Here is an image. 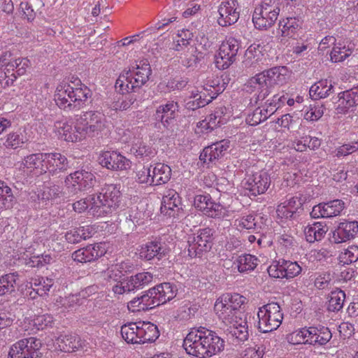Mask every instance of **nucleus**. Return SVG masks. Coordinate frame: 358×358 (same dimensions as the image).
<instances>
[{"label": "nucleus", "mask_w": 358, "mask_h": 358, "mask_svg": "<svg viewBox=\"0 0 358 358\" xmlns=\"http://www.w3.org/2000/svg\"><path fill=\"white\" fill-rule=\"evenodd\" d=\"M90 90L76 78L71 84L62 83L57 87L55 101L64 110H78L91 96Z\"/></svg>", "instance_id": "f257e3e1"}, {"label": "nucleus", "mask_w": 358, "mask_h": 358, "mask_svg": "<svg viewBox=\"0 0 358 358\" xmlns=\"http://www.w3.org/2000/svg\"><path fill=\"white\" fill-rule=\"evenodd\" d=\"M287 69L285 66H275L263 71L251 78L246 84L247 88L256 91V101H263L271 92L275 85H282L287 79Z\"/></svg>", "instance_id": "f03ea898"}, {"label": "nucleus", "mask_w": 358, "mask_h": 358, "mask_svg": "<svg viewBox=\"0 0 358 358\" xmlns=\"http://www.w3.org/2000/svg\"><path fill=\"white\" fill-rule=\"evenodd\" d=\"M122 194L120 187L114 184H106L97 195L92 197V206L88 213L94 217H105L120 206Z\"/></svg>", "instance_id": "7ed1b4c3"}, {"label": "nucleus", "mask_w": 358, "mask_h": 358, "mask_svg": "<svg viewBox=\"0 0 358 358\" xmlns=\"http://www.w3.org/2000/svg\"><path fill=\"white\" fill-rule=\"evenodd\" d=\"M245 298L239 294L226 293L219 297L214 306L215 313L220 320L226 324L246 317V314L241 310Z\"/></svg>", "instance_id": "20e7f679"}, {"label": "nucleus", "mask_w": 358, "mask_h": 358, "mask_svg": "<svg viewBox=\"0 0 358 358\" xmlns=\"http://www.w3.org/2000/svg\"><path fill=\"white\" fill-rule=\"evenodd\" d=\"M151 68L148 61H140L132 70H124L115 82V89L123 92L129 90L136 92V89H139L149 79L151 75Z\"/></svg>", "instance_id": "39448f33"}, {"label": "nucleus", "mask_w": 358, "mask_h": 358, "mask_svg": "<svg viewBox=\"0 0 358 358\" xmlns=\"http://www.w3.org/2000/svg\"><path fill=\"white\" fill-rule=\"evenodd\" d=\"M106 125L105 115L94 110H89L83 113L76 120L75 129L82 137L85 135L95 136L99 135Z\"/></svg>", "instance_id": "423d86ee"}, {"label": "nucleus", "mask_w": 358, "mask_h": 358, "mask_svg": "<svg viewBox=\"0 0 358 358\" xmlns=\"http://www.w3.org/2000/svg\"><path fill=\"white\" fill-rule=\"evenodd\" d=\"M258 329L263 333L276 330L282 324L283 313L280 305L276 302H270L258 310Z\"/></svg>", "instance_id": "0eeeda50"}, {"label": "nucleus", "mask_w": 358, "mask_h": 358, "mask_svg": "<svg viewBox=\"0 0 358 358\" xmlns=\"http://www.w3.org/2000/svg\"><path fill=\"white\" fill-rule=\"evenodd\" d=\"M296 343L309 344L314 346L326 345L332 338V334L327 327L318 325L301 328L292 335Z\"/></svg>", "instance_id": "6e6552de"}, {"label": "nucleus", "mask_w": 358, "mask_h": 358, "mask_svg": "<svg viewBox=\"0 0 358 358\" xmlns=\"http://www.w3.org/2000/svg\"><path fill=\"white\" fill-rule=\"evenodd\" d=\"M215 230L210 227L199 229L197 232L188 238V255L190 257H199L208 252L213 246Z\"/></svg>", "instance_id": "1a4fd4ad"}, {"label": "nucleus", "mask_w": 358, "mask_h": 358, "mask_svg": "<svg viewBox=\"0 0 358 358\" xmlns=\"http://www.w3.org/2000/svg\"><path fill=\"white\" fill-rule=\"evenodd\" d=\"M96 182L94 174L85 169L78 170L69 174L64 180L66 190L69 196H73L78 192L92 188Z\"/></svg>", "instance_id": "9d476101"}, {"label": "nucleus", "mask_w": 358, "mask_h": 358, "mask_svg": "<svg viewBox=\"0 0 358 358\" xmlns=\"http://www.w3.org/2000/svg\"><path fill=\"white\" fill-rule=\"evenodd\" d=\"M241 47V41L230 36L221 44L217 55L215 56V66L220 70L228 69L236 60L237 54Z\"/></svg>", "instance_id": "9b49d317"}, {"label": "nucleus", "mask_w": 358, "mask_h": 358, "mask_svg": "<svg viewBox=\"0 0 358 358\" xmlns=\"http://www.w3.org/2000/svg\"><path fill=\"white\" fill-rule=\"evenodd\" d=\"M41 342L34 337L22 339L11 347L8 358H41Z\"/></svg>", "instance_id": "f8f14e48"}, {"label": "nucleus", "mask_w": 358, "mask_h": 358, "mask_svg": "<svg viewBox=\"0 0 358 358\" xmlns=\"http://www.w3.org/2000/svg\"><path fill=\"white\" fill-rule=\"evenodd\" d=\"M224 348V341L217 333L206 328L202 343L198 348V358H209L220 352Z\"/></svg>", "instance_id": "ddd939ff"}, {"label": "nucleus", "mask_w": 358, "mask_h": 358, "mask_svg": "<svg viewBox=\"0 0 358 358\" xmlns=\"http://www.w3.org/2000/svg\"><path fill=\"white\" fill-rule=\"evenodd\" d=\"M268 272L272 278L291 279L301 274L302 267L297 262L280 259L268 267Z\"/></svg>", "instance_id": "4468645a"}, {"label": "nucleus", "mask_w": 358, "mask_h": 358, "mask_svg": "<svg viewBox=\"0 0 358 358\" xmlns=\"http://www.w3.org/2000/svg\"><path fill=\"white\" fill-rule=\"evenodd\" d=\"M271 185L269 174L264 171H260L248 175L245 178L244 187L251 195L257 196L264 194Z\"/></svg>", "instance_id": "2eb2a0df"}, {"label": "nucleus", "mask_w": 358, "mask_h": 358, "mask_svg": "<svg viewBox=\"0 0 358 358\" xmlns=\"http://www.w3.org/2000/svg\"><path fill=\"white\" fill-rule=\"evenodd\" d=\"M280 8L271 9L268 6L255 8L252 22L256 29L262 30L272 27L278 19Z\"/></svg>", "instance_id": "dca6fc26"}, {"label": "nucleus", "mask_w": 358, "mask_h": 358, "mask_svg": "<svg viewBox=\"0 0 358 358\" xmlns=\"http://www.w3.org/2000/svg\"><path fill=\"white\" fill-rule=\"evenodd\" d=\"M219 17L217 23L221 27L234 24L239 19L240 9L236 0L223 1L218 8Z\"/></svg>", "instance_id": "f3484780"}, {"label": "nucleus", "mask_w": 358, "mask_h": 358, "mask_svg": "<svg viewBox=\"0 0 358 358\" xmlns=\"http://www.w3.org/2000/svg\"><path fill=\"white\" fill-rule=\"evenodd\" d=\"M345 208V203L341 199H334L315 205L310 213L314 218H330L340 215Z\"/></svg>", "instance_id": "a211bd4d"}, {"label": "nucleus", "mask_w": 358, "mask_h": 358, "mask_svg": "<svg viewBox=\"0 0 358 358\" xmlns=\"http://www.w3.org/2000/svg\"><path fill=\"white\" fill-rule=\"evenodd\" d=\"M303 203L304 201L301 196L291 197L278 206L276 210L278 216L289 220L296 219L303 211Z\"/></svg>", "instance_id": "6ab92c4d"}, {"label": "nucleus", "mask_w": 358, "mask_h": 358, "mask_svg": "<svg viewBox=\"0 0 358 358\" xmlns=\"http://www.w3.org/2000/svg\"><path fill=\"white\" fill-rule=\"evenodd\" d=\"M46 153H34L24 157L20 169L24 173L41 175L46 173Z\"/></svg>", "instance_id": "aec40b11"}, {"label": "nucleus", "mask_w": 358, "mask_h": 358, "mask_svg": "<svg viewBox=\"0 0 358 358\" xmlns=\"http://www.w3.org/2000/svg\"><path fill=\"white\" fill-rule=\"evenodd\" d=\"M99 163L113 171L127 170L131 166V162L116 151L104 152L99 157Z\"/></svg>", "instance_id": "412c9836"}, {"label": "nucleus", "mask_w": 358, "mask_h": 358, "mask_svg": "<svg viewBox=\"0 0 358 358\" xmlns=\"http://www.w3.org/2000/svg\"><path fill=\"white\" fill-rule=\"evenodd\" d=\"M260 44H251L245 50L242 61L243 69L249 71L259 70L260 64H262L264 53Z\"/></svg>", "instance_id": "4be33fe9"}, {"label": "nucleus", "mask_w": 358, "mask_h": 358, "mask_svg": "<svg viewBox=\"0 0 358 358\" xmlns=\"http://www.w3.org/2000/svg\"><path fill=\"white\" fill-rule=\"evenodd\" d=\"M169 252L170 249L165 243L153 241L147 243L141 248L140 255L148 261L153 259L159 261L166 257Z\"/></svg>", "instance_id": "5701e85b"}, {"label": "nucleus", "mask_w": 358, "mask_h": 358, "mask_svg": "<svg viewBox=\"0 0 358 358\" xmlns=\"http://www.w3.org/2000/svg\"><path fill=\"white\" fill-rule=\"evenodd\" d=\"M71 168L67 157L59 152L46 153L45 169L52 176L65 173Z\"/></svg>", "instance_id": "b1692460"}, {"label": "nucleus", "mask_w": 358, "mask_h": 358, "mask_svg": "<svg viewBox=\"0 0 358 358\" xmlns=\"http://www.w3.org/2000/svg\"><path fill=\"white\" fill-rule=\"evenodd\" d=\"M181 204L178 193L174 189H168L162 198L161 213L169 217H175L182 209Z\"/></svg>", "instance_id": "393cba45"}, {"label": "nucleus", "mask_w": 358, "mask_h": 358, "mask_svg": "<svg viewBox=\"0 0 358 358\" xmlns=\"http://www.w3.org/2000/svg\"><path fill=\"white\" fill-rule=\"evenodd\" d=\"M335 99L336 101L334 103L337 104L336 110L339 113H344L349 109L358 106V85L338 93Z\"/></svg>", "instance_id": "a878e982"}, {"label": "nucleus", "mask_w": 358, "mask_h": 358, "mask_svg": "<svg viewBox=\"0 0 358 358\" xmlns=\"http://www.w3.org/2000/svg\"><path fill=\"white\" fill-rule=\"evenodd\" d=\"M205 327L192 328L183 340L182 346L187 354L198 357V348L202 343Z\"/></svg>", "instance_id": "bb28decb"}, {"label": "nucleus", "mask_w": 358, "mask_h": 358, "mask_svg": "<svg viewBox=\"0 0 358 358\" xmlns=\"http://www.w3.org/2000/svg\"><path fill=\"white\" fill-rule=\"evenodd\" d=\"M105 253L104 249L100 244L89 245L85 248H80L72 254L74 261L80 263H87L94 261L103 256Z\"/></svg>", "instance_id": "cd10ccee"}, {"label": "nucleus", "mask_w": 358, "mask_h": 358, "mask_svg": "<svg viewBox=\"0 0 358 358\" xmlns=\"http://www.w3.org/2000/svg\"><path fill=\"white\" fill-rule=\"evenodd\" d=\"M358 231V222L357 221H344L339 223L337 228L333 231V241L336 243L345 242L353 238Z\"/></svg>", "instance_id": "c85d7f7f"}, {"label": "nucleus", "mask_w": 358, "mask_h": 358, "mask_svg": "<svg viewBox=\"0 0 358 358\" xmlns=\"http://www.w3.org/2000/svg\"><path fill=\"white\" fill-rule=\"evenodd\" d=\"M178 105L177 102L169 101L166 104L160 105L156 110L155 118L163 126L168 128L176 117Z\"/></svg>", "instance_id": "c756f323"}, {"label": "nucleus", "mask_w": 358, "mask_h": 358, "mask_svg": "<svg viewBox=\"0 0 358 358\" xmlns=\"http://www.w3.org/2000/svg\"><path fill=\"white\" fill-rule=\"evenodd\" d=\"M154 299L158 306L164 304L173 299L177 292L176 286L170 282H164L152 288Z\"/></svg>", "instance_id": "7c9ffc66"}, {"label": "nucleus", "mask_w": 358, "mask_h": 358, "mask_svg": "<svg viewBox=\"0 0 358 358\" xmlns=\"http://www.w3.org/2000/svg\"><path fill=\"white\" fill-rule=\"evenodd\" d=\"M227 336L240 342L247 341L249 336L247 317L239 318L234 322L229 324L227 329Z\"/></svg>", "instance_id": "2f4dec72"}, {"label": "nucleus", "mask_w": 358, "mask_h": 358, "mask_svg": "<svg viewBox=\"0 0 358 358\" xmlns=\"http://www.w3.org/2000/svg\"><path fill=\"white\" fill-rule=\"evenodd\" d=\"M120 94L115 96L111 108L115 110H126L137 102V95L131 90L123 92L116 89Z\"/></svg>", "instance_id": "473e14b6"}, {"label": "nucleus", "mask_w": 358, "mask_h": 358, "mask_svg": "<svg viewBox=\"0 0 358 358\" xmlns=\"http://www.w3.org/2000/svg\"><path fill=\"white\" fill-rule=\"evenodd\" d=\"M140 343H151L158 338L159 331L156 325L150 322H138Z\"/></svg>", "instance_id": "72a5a7b5"}, {"label": "nucleus", "mask_w": 358, "mask_h": 358, "mask_svg": "<svg viewBox=\"0 0 358 358\" xmlns=\"http://www.w3.org/2000/svg\"><path fill=\"white\" fill-rule=\"evenodd\" d=\"M55 129L58 133L61 138L66 141H77L81 140L83 138L79 132L74 128L73 129L71 124H69L66 121H57L55 123Z\"/></svg>", "instance_id": "f704fd0d"}, {"label": "nucleus", "mask_w": 358, "mask_h": 358, "mask_svg": "<svg viewBox=\"0 0 358 358\" xmlns=\"http://www.w3.org/2000/svg\"><path fill=\"white\" fill-rule=\"evenodd\" d=\"M57 344L62 351L71 352L82 347V341L76 334L61 335L57 339Z\"/></svg>", "instance_id": "c9c22d12"}, {"label": "nucleus", "mask_w": 358, "mask_h": 358, "mask_svg": "<svg viewBox=\"0 0 358 358\" xmlns=\"http://www.w3.org/2000/svg\"><path fill=\"white\" fill-rule=\"evenodd\" d=\"M334 92V85L328 80H321L313 85L309 91L313 99H324Z\"/></svg>", "instance_id": "e433bc0d"}, {"label": "nucleus", "mask_w": 358, "mask_h": 358, "mask_svg": "<svg viewBox=\"0 0 358 358\" xmlns=\"http://www.w3.org/2000/svg\"><path fill=\"white\" fill-rule=\"evenodd\" d=\"M29 284L30 286L29 287L27 285V287L31 288L34 292V294L32 295V292H31L30 296L31 298H35L36 295L46 294L53 285V280L48 278L37 277L31 278Z\"/></svg>", "instance_id": "4c0bfd02"}, {"label": "nucleus", "mask_w": 358, "mask_h": 358, "mask_svg": "<svg viewBox=\"0 0 358 358\" xmlns=\"http://www.w3.org/2000/svg\"><path fill=\"white\" fill-rule=\"evenodd\" d=\"M152 176L153 185L167 183L171 179V169L167 164L157 163L152 170Z\"/></svg>", "instance_id": "58836bf2"}, {"label": "nucleus", "mask_w": 358, "mask_h": 358, "mask_svg": "<svg viewBox=\"0 0 358 358\" xmlns=\"http://www.w3.org/2000/svg\"><path fill=\"white\" fill-rule=\"evenodd\" d=\"M227 85V83L224 81L222 76L212 75L206 78L203 85V90L213 94V98H216L218 94L225 90Z\"/></svg>", "instance_id": "ea45409f"}, {"label": "nucleus", "mask_w": 358, "mask_h": 358, "mask_svg": "<svg viewBox=\"0 0 358 358\" xmlns=\"http://www.w3.org/2000/svg\"><path fill=\"white\" fill-rule=\"evenodd\" d=\"M327 229L321 222H314L312 224H308L305 227L304 234L306 239L309 243H314L322 240Z\"/></svg>", "instance_id": "a19ab883"}, {"label": "nucleus", "mask_w": 358, "mask_h": 358, "mask_svg": "<svg viewBox=\"0 0 358 358\" xmlns=\"http://www.w3.org/2000/svg\"><path fill=\"white\" fill-rule=\"evenodd\" d=\"M240 273L253 271L258 264V259L250 254H244L238 257L234 262Z\"/></svg>", "instance_id": "79ce46f5"}, {"label": "nucleus", "mask_w": 358, "mask_h": 358, "mask_svg": "<svg viewBox=\"0 0 358 358\" xmlns=\"http://www.w3.org/2000/svg\"><path fill=\"white\" fill-rule=\"evenodd\" d=\"M138 329V322H129L122 326L120 333L127 343L140 344Z\"/></svg>", "instance_id": "37998d69"}, {"label": "nucleus", "mask_w": 358, "mask_h": 358, "mask_svg": "<svg viewBox=\"0 0 358 358\" xmlns=\"http://www.w3.org/2000/svg\"><path fill=\"white\" fill-rule=\"evenodd\" d=\"M16 203L11 188L3 181H0V210L10 209Z\"/></svg>", "instance_id": "c03bdc74"}, {"label": "nucleus", "mask_w": 358, "mask_h": 358, "mask_svg": "<svg viewBox=\"0 0 358 358\" xmlns=\"http://www.w3.org/2000/svg\"><path fill=\"white\" fill-rule=\"evenodd\" d=\"M17 273H9L0 277V296L12 294L15 291Z\"/></svg>", "instance_id": "a18cd8bd"}, {"label": "nucleus", "mask_w": 358, "mask_h": 358, "mask_svg": "<svg viewBox=\"0 0 358 358\" xmlns=\"http://www.w3.org/2000/svg\"><path fill=\"white\" fill-rule=\"evenodd\" d=\"M130 151L136 158L147 160L152 159L157 154V151L155 148L143 142L133 144Z\"/></svg>", "instance_id": "49530a36"}, {"label": "nucleus", "mask_w": 358, "mask_h": 358, "mask_svg": "<svg viewBox=\"0 0 358 358\" xmlns=\"http://www.w3.org/2000/svg\"><path fill=\"white\" fill-rule=\"evenodd\" d=\"M345 299V293L341 289L331 291L329 295L328 310L336 312L339 311L343 307Z\"/></svg>", "instance_id": "de8ad7c7"}, {"label": "nucleus", "mask_w": 358, "mask_h": 358, "mask_svg": "<svg viewBox=\"0 0 358 358\" xmlns=\"http://www.w3.org/2000/svg\"><path fill=\"white\" fill-rule=\"evenodd\" d=\"M352 53V50L348 46L338 43L334 46L330 53L331 61L333 62H343Z\"/></svg>", "instance_id": "09e8293b"}, {"label": "nucleus", "mask_w": 358, "mask_h": 358, "mask_svg": "<svg viewBox=\"0 0 358 358\" xmlns=\"http://www.w3.org/2000/svg\"><path fill=\"white\" fill-rule=\"evenodd\" d=\"M193 34L188 29L181 30L177 35L178 39L174 41L173 49L176 51H182L189 47Z\"/></svg>", "instance_id": "8fccbe9b"}, {"label": "nucleus", "mask_w": 358, "mask_h": 358, "mask_svg": "<svg viewBox=\"0 0 358 358\" xmlns=\"http://www.w3.org/2000/svg\"><path fill=\"white\" fill-rule=\"evenodd\" d=\"M298 27V21L294 17H287L279 22V29L282 32V36L285 37H292Z\"/></svg>", "instance_id": "3c124183"}, {"label": "nucleus", "mask_w": 358, "mask_h": 358, "mask_svg": "<svg viewBox=\"0 0 358 358\" xmlns=\"http://www.w3.org/2000/svg\"><path fill=\"white\" fill-rule=\"evenodd\" d=\"M29 138L24 136L22 132H12L7 135L3 145L6 148L15 149L27 143Z\"/></svg>", "instance_id": "603ef678"}, {"label": "nucleus", "mask_w": 358, "mask_h": 358, "mask_svg": "<svg viewBox=\"0 0 358 358\" xmlns=\"http://www.w3.org/2000/svg\"><path fill=\"white\" fill-rule=\"evenodd\" d=\"M196 52V48L193 45H190L187 49V51L184 52L180 57V63L186 67H192L195 66L199 61Z\"/></svg>", "instance_id": "864d4df0"}, {"label": "nucleus", "mask_w": 358, "mask_h": 358, "mask_svg": "<svg viewBox=\"0 0 358 358\" xmlns=\"http://www.w3.org/2000/svg\"><path fill=\"white\" fill-rule=\"evenodd\" d=\"M208 117L211 121L215 122L216 127L226 124L229 118V115L227 113V108L223 106L217 107Z\"/></svg>", "instance_id": "5fc2aeb1"}, {"label": "nucleus", "mask_w": 358, "mask_h": 358, "mask_svg": "<svg viewBox=\"0 0 358 358\" xmlns=\"http://www.w3.org/2000/svg\"><path fill=\"white\" fill-rule=\"evenodd\" d=\"M66 194L69 195L68 192H63L61 186L53 185L44 189L41 198L42 200H51L60 196L67 197Z\"/></svg>", "instance_id": "6e6d98bb"}, {"label": "nucleus", "mask_w": 358, "mask_h": 358, "mask_svg": "<svg viewBox=\"0 0 358 358\" xmlns=\"http://www.w3.org/2000/svg\"><path fill=\"white\" fill-rule=\"evenodd\" d=\"M324 108L322 105H310L304 113V119L308 121H317L324 114Z\"/></svg>", "instance_id": "4d7b16f0"}, {"label": "nucleus", "mask_w": 358, "mask_h": 358, "mask_svg": "<svg viewBox=\"0 0 358 358\" xmlns=\"http://www.w3.org/2000/svg\"><path fill=\"white\" fill-rule=\"evenodd\" d=\"M340 259L344 264H349L358 260V246L352 245L340 255Z\"/></svg>", "instance_id": "13d9d810"}, {"label": "nucleus", "mask_w": 358, "mask_h": 358, "mask_svg": "<svg viewBox=\"0 0 358 358\" xmlns=\"http://www.w3.org/2000/svg\"><path fill=\"white\" fill-rule=\"evenodd\" d=\"M235 225L239 229H253L256 227L255 215L249 214L235 220Z\"/></svg>", "instance_id": "bf43d9fd"}, {"label": "nucleus", "mask_w": 358, "mask_h": 358, "mask_svg": "<svg viewBox=\"0 0 358 358\" xmlns=\"http://www.w3.org/2000/svg\"><path fill=\"white\" fill-rule=\"evenodd\" d=\"M205 215L215 219H222L227 216L226 208L216 202H214L208 210H206Z\"/></svg>", "instance_id": "052dcab7"}, {"label": "nucleus", "mask_w": 358, "mask_h": 358, "mask_svg": "<svg viewBox=\"0 0 358 358\" xmlns=\"http://www.w3.org/2000/svg\"><path fill=\"white\" fill-rule=\"evenodd\" d=\"M150 167L143 166L141 169L138 170L136 173V178L138 182L142 184H147L149 185H153V180L152 176V171Z\"/></svg>", "instance_id": "680f3d73"}, {"label": "nucleus", "mask_w": 358, "mask_h": 358, "mask_svg": "<svg viewBox=\"0 0 358 358\" xmlns=\"http://www.w3.org/2000/svg\"><path fill=\"white\" fill-rule=\"evenodd\" d=\"M358 151V140L348 143H345L338 147L336 150V156L340 157L347 156Z\"/></svg>", "instance_id": "e2e57ef3"}, {"label": "nucleus", "mask_w": 358, "mask_h": 358, "mask_svg": "<svg viewBox=\"0 0 358 358\" xmlns=\"http://www.w3.org/2000/svg\"><path fill=\"white\" fill-rule=\"evenodd\" d=\"M153 295L152 289L150 288L143 295L138 297L143 306H145V311L158 306Z\"/></svg>", "instance_id": "0e129e2a"}, {"label": "nucleus", "mask_w": 358, "mask_h": 358, "mask_svg": "<svg viewBox=\"0 0 358 358\" xmlns=\"http://www.w3.org/2000/svg\"><path fill=\"white\" fill-rule=\"evenodd\" d=\"M53 322V317L49 314L38 315L34 320V324L38 329H43L51 327Z\"/></svg>", "instance_id": "69168bd1"}, {"label": "nucleus", "mask_w": 358, "mask_h": 358, "mask_svg": "<svg viewBox=\"0 0 358 358\" xmlns=\"http://www.w3.org/2000/svg\"><path fill=\"white\" fill-rule=\"evenodd\" d=\"M94 196V194L90 195L89 196L82 199L73 204V210L78 213H81L85 211L89 207L90 208L92 206V197Z\"/></svg>", "instance_id": "338daca9"}, {"label": "nucleus", "mask_w": 358, "mask_h": 358, "mask_svg": "<svg viewBox=\"0 0 358 358\" xmlns=\"http://www.w3.org/2000/svg\"><path fill=\"white\" fill-rule=\"evenodd\" d=\"M332 278L330 273H325L319 275L315 280V286L319 289L329 288Z\"/></svg>", "instance_id": "774afa93"}]
</instances>
